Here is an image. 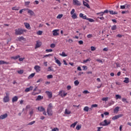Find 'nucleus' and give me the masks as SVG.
Segmentation results:
<instances>
[{"instance_id": "nucleus-1", "label": "nucleus", "mask_w": 131, "mask_h": 131, "mask_svg": "<svg viewBox=\"0 0 131 131\" xmlns=\"http://www.w3.org/2000/svg\"><path fill=\"white\" fill-rule=\"evenodd\" d=\"M24 32H27V30L23 29H15V34L16 35H21Z\"/></svg>"}, {"instance_id": "nucleus-2", "label": "nucleus", "mask_w": 131, "mask_h": 131, "mask_svg": "<svg viewBox=\"0 0 131 131\" xmlns=\"http://www.w3.org/2000/svg\"><path fill=\"white\" fill-rule=\"evenodd\" d=\"M70 14L72 15V18L73 19H77V15L75 13V9H72Z\"/></svg>"}, {"instance_id": "nucleus-3", "label": "nucleus", "mask_w": 131, "mask_h": 131, "mask_svg": "<svg viewBox=\"0 0 131 131\" xmlns=\"http://www.w3.org/2000/svg\"><path fill=\"white\" fill-rule=\"evenodd\" d=\"M111 123V122H107V120L105 119L104 120V121L101 122L100 124L99 125H102V126H107V125H109Z\"/></svg>"}, {"instance_id": "nucleus-4", "label": "nucleus", "mask_w": 131, "mask_h": 131, "mask_svg": "<svg viewBox=\"0 0 131 131\" xmlns=\"http://www.w3.org/2000/svg\"><path fill=\"white\" fill-rule=\"evenodd\" d=\"M38 91V92H36ZM40 90H38L37 89V86H36L34 89L33 90V92L32 93V95L33 96H35L36 95H38V94H40Z\"/></svg>"}, {"instance_id": "nucleus-5", "label": "nucleus", "mask_w": 131, "mask_h": 131, "mask_svg": "<svg viewBox=\"0 0 131 131\" xmlns=\"http://www.w3.org/2000/svg\"><path fill=\"white\" fill-rule=\"evenodd\" d=\"M6 96L3 98V101L4 103H8L10 101V97H9V94L8 93L6 94Z\"/></svg>"}, {"instance_id": "nucleus-6", "label": "nucleus", "mask_w": 131, "mask_h": 131, "mask_svg": "<svg viewBox=\"0 0 131 131\" xmlns=\"http://www.w3.org/2000/svg\"><path fill=\"white\" fill-rule=\"evenodd\" d=\"M73 3L74 6H81V3H80L78 0H73Z\"/></svg>"}, {"instance_id": "nucleus-7", "label": "nucleus", "mask_w": 131, "mask_h": 131, "mask_svg": "<svg viewBox=\"0 0 131 131\" xmlns=\"http://www.w3.org/2000/svg\"><path fill=\"white\" fill-rule=\"evenodd\" d=\"M122 116H123L122 114L116 115L112 118V120H116V119H118V118H120V117H122Z\"/></svg>"}, {"instance_id": "nucleus-8", "label": "nucleus", "mask_w": 131, "mask_h": 131, "mask_svg": "<svg viewBox=\"0 0 131 131\" xmlns=\"http://www.w3.org/2000/svg\"><path fill=\"white\" fill-rule=\"evenodd\" d=\"M7 117H8V114L5 113L0 116V119H2V120L6 119V118H7Z\"/></svg>"}, {"instance_id": "nucleus-9", "label": "nucleus", "mask_w": 131, "mask_h": 131, "mask_svg": "<svg viewBox=\"0 0 131 131\" xmlns=\"http://www.w3.org/2000/svg\"><path fill=\"white\" fill-rule=\"evenodd\" d=\"M54 60H55V63H56V64H57L59 66H61V65H62L61 61L57 59L56 57H54Z\"/></svg>"}, {"instance_id": "nucleus-10", "label": "nucleus", "mask_w": 131, "mask_h": 131, "mask_svg": "<svg viewBox=\"0 0 131 131\" xmlns=\"http://www.w3.org/2000/svg\"><path fill=\"white\" fill-rule=\"evenodd\" d=\"M33 90V86H30L29 88H28L25 90V92L26 93H28V92H30V91H32Z\"/></svg>"}, {"instance_id": "nucleus-11", "label": "nucleus", "mask_w": 131, "mask_h": 131, "mask_svg": "<svg viewBox=\"0 0 131 131\" xmlns=\"http://www.w3.org/2000/svg\"><path fill=\"white\" fill-rule=\"evenodd\" d=\"M58 31H59V30H54L52 31L54 36H57V35H59V33H58Z\"/></svg>"}, {"instance_id": "nucleus-12", "label": "nucleus", "mask_w": 131, "mask_h": 131, "mask_svg": "<svg viewBox=\"0 0 131 131\" xmlns=\"http://www.w3.org/2000/svg\"><path fill=\"white\" fill-rule=\"evenodd\" d=\"M46 94H47L49 99H51L52 97H53L52 94L51 92L46 91Z\"/></svg>"}, {"instance_id": "nucleus-13", "label": "nucleus", "mask_w": 131, "mask_h": 131, "mask_svg": "<svg viewBox=\"0 0 131 131\" xmlns=\"http://www.w3.org/2000/svg\"><path fill=\"white\" fill-rule=\"evenodd\" d=\"M34 69L36 70V72L38 73L40 71V67L39 66H35Z\"/></svg>"}, {"instance_id": "nucleus-14", "label": "nucleus", "mask_w": 131, "mask_h": 131, "mask_svg": "<svg viewBox=\"0 0 131 131\" xmlns=\"http://www.w3.org/2000/svg\"><path fill=\"white\" fill-rule=\"evenodd\" d=\"M24 25L27 29H31L30 27V25L28 23H24Z\"/></svg>"}, {"instance_id": "nucleus-15", "label": "nucleus", "mask_w": 131, "mask_h": 131, "mask_svg": "<svg viewBox=\"0 0 131 131\" xmlns=\"http://www.w3.org/2000/svg\"><path fill=\"white\" fill-rule=\"evenodd\" d=\"M79 17L80 18H82V19H84L85 20H86V15H84V14H83V13H80L79 14Z\"/></svg>"}, {"instance_id": "nucleus-16", "label": "nucleus", "mask_w": 131, "mask_h": 131, "mask_svg": "<svg viewBox=\"0 0 131 131\" xmlns=\"http://www.w3.org/2000/svg\"><path fill=\"white\" fill-rule=\"evenodd\" d=\"M47 112L48 115L49 116H52L53 115V111L52 110H47Z\"/></svg>"}, {"instance_id": "nucleus-17", "label": "nucleus", "mask_w": 131, "mask_h": 131, "mask_svg": "<svg viewBox=\"0 0 131 131\" xmlns=\"http://www.w3.org/2000/svg\"><path fill=\"white\" fill-rule=\"evenodd\" d=\"M53 108H54V106H53V104L50 103L48 105V107L47 108V110H53Z\"/></svg>"}, {"instance_id": "nucleus-18", "label": "nucleus", "mask_w": 131, "mask_h": 131, "mask_svg": "<svg viewBox=\"0 0 131 131\" xmlns=\"http://www.w3.org/2000/svg\"><path fill=\"white\" fill-rule=\"evenodd\" d=\"M41 46V42L39 41H37V43L36 44L35 49H37V48H39Z\"/></svg>"}, {"instance_id": "nucleus-19", "label": "nucleus", "mask_w": 131, "mask_h": 131, "mask_svg": "<svg viewBox=\"0 0 131 131\" xmlns=\"http://www.w3.org/2000/svg\"><path fill=\"white\" fill-rule=\"evenodd\" d=\"M18 101V97L17 96H14L12 98V103H15V102H17Z\"/></svg>"}, {"instance_id": "nucleus-20", "label": "nucleus", "mask_w": 131, "mask_h": 131, "mask_svg": "<svg viewBox=\"0 0 131 131\" xmlns=\"http://www.w3.org/2000/svg\"><path fill=\"white\" fill-rule=\"evenodd\" d=\"M59 95H60L61 96V97H62V98H63V97H66L67 96V93H63V94H62V91H59Z\"/></svg>"}, {"instance_id": "nucleus-21", "label": "nucleus", "mask_w": 131, "mask_h": 131, "mask_svg": "<svg viewBox=\"0 0 131 131\" xmlns=\"http://www.w3.org/2000/svg\"><path fill=\"white\" fill-rule=\"evenodd\" d=\"M83 5L85 7H86V8H88V9H90V8H91L90 7V5H89V4L88 3L84 2V1H83Z\"/></svg>"}, {"instance_id": "nucleus-22", "label": "nucleus", "mask_w": 131, "mask_h": 131, "mask_svg": "<svg viewBox=\"0 0 131 131\" xmlns=\"http://www.w3.org/2000/svg\"><path fill=\"white\" fill-rule=\"evenodd\" d=\"M37 109L38 111H40V112H42L46 110L45 108L43 107V106H39L38 107Z\"/></svg>"}, {"instance_id": "nucleus-23", "label": "nucleus", "mask_w": 131, "mask_h": 131, "mask_svg": "<svg viewBox=\"0 0 131 131\" xmlns=\"http://www.w3.org/2000/svg\"><path fill=\"white\" fill-rule=\"evenodd\" d=\"M110 14H111V15H117V14H118V12L116 11H114L113 10H111L110 11Z\"/></svg>"}, {"instance_id": "nucleus-24", "label": "nucleus", "mask_w": 131, "mask_h": 131, "mask_svg": "<svg viewBox=\"0 0 131 131\" xmlns=\"http://www.w3.org/2000/svg\"><path fill=\"white\" fill-rule=\"evenodd\" d=\"M3 64H10L9 62H6L4 60H0V65H3Z\"/></svg>"}, {"instance_id": "nucleus-25", "label": "nucleus", "mask_w": 131, "mask_h": 131, "mask_svg": "<svg viewBox=\"0 0 131 131\" xmlns=\"http://www.w3.org/2000/svg\"><path fill=\"white\" fill-rule=\"evenodd\" d=\"M20 58V55H17L16 56H12L11 57V59H13V60H17V59H19Z\"/></svg>"}, {"instance_id": "nucleus-26", "label": "nucleus", "mask_w": 131, "mask_h": 131, "mask_svg": "<svg viewBox=\"0 0 131 131\" xmlns=\"http://www.w3.org/2000/svg\"><path fill=\"white\" fill-rule=\"evenodd\" d=\"M64 114H67V115L71 114V111H69V110L66 109Z\"/></svg>"}, {"instance_id": "nucleus-27", "label": "nucleus", "mask_w": 131, "mask_h": 131, "mask_svg": "<svg viewBox=\"0 0 131 131\" xmlns=\"http://www.w3.org/2000/svg\"><path fill=\"white\" fill-rule=\"evenodd\" d=\"M59 56H61V57H67V54L65 52H62V53H59Z\"/></svg>"}, {"instance_id": "nucleus-28", "label": "nucleus", "mask_w": 131, "mask_h": 131, "mask_svg": "<svg viewBox=\"0 0 131 131\" xmlns=\"http://www.w3.org/2000/svg\"><path fill=\"white\" fill-rule=\"evenodd\" d=\"M43 99V97H42L40 95H38L36 99V101H39V100H41Z\"/></svg>"}, {"instance_id": "nucleus-29", "label": "nucleus", "mask_w": 131, "mask_h": 131, "mask_svg": "<svg viewBox=\"0 0 131 131\" xmlns=\"http://www.w3.org/2000/svg\"><path fill=\"white\" fill-rule=\"evenodd\" d=\"M119 109H120V107L119 106H117L115 108V109L114 110V112L115 113L116 112H118V111H119Z\"/></svg>"}, {"instance_id": "nucleus-30", "label": "nucleus", "mask_w": 131, "mask_h": 131, "mask_svg": "<svg viewBox=\"0 0 131 131\" xmlns=\"http://www.w3.org/2000/svg\"><path fill=\"white\" fill-rule=\"evenodd\" d=\"M34 75H35V73H32L29 76L28 79H30L31 78H32V77H34Z\"/></svg>"}, {"instance_id": "nucleus-31", "label": "nucleus", "mask_w": 131, "mask_h": 131, "mask_svg": "<svg viewBox=\"0 0 131 131\" xmlns=\"http://www.w3.org/2000/svg\"><path fill=\"white\" fill-rule=\"evenodd\" d=\"M28 14H30L31 16H33L34 12L32 11V10H29L28 11Z\"/></svg>"}, {"instance_id": "nucleus-32", "label": "nucleus", "mask_w": 131, "mask_h": 131, "mask_svg": "<svg viewBox=\"0 0 131 131\" xmlns=\"http://www.w3.org/2000/svg\"><path fill=\"white\" fill-rule=\"evenodd\" d=\"M80 128H81V125H77L76 127V129H77V130H79V129H80Z\"/></svg>"}, {"instance_id": "nucleus-33", "label": "nucleus", "mask_w": 131, "mask_h": 131, "mask_svg": "<svg viewBox=\"0 0 131 131\" xmlns=\"http://www.w3.org/2000/svg\"><path fill=\"white\" fill-rule=\"evenodd\" d=\"M86 20H88V21H89V22H95V20H94V19L93 18H90L87 17V18H86Z\"/></svg>"}, {"instance_id": "nucleus-34", "label": "nucleus", "mask_w": 131, "mask_h": 131, "mask_svg": "<svg viewBox=\"0 0 131 131\" xmlns=\"http://www.w3.org/2000/svg\"><path fill=\"white\" fill-rule=\"evenodd\" d=\"M124 82H125V83H128V82H129V79H128V78H125Z\"/></svg>"}, {"instance_id": "nucleus-35", "label": "nucleus", "mask_w": 131, "mask_h": 131, "mask_svg": "<svg viewBox=\"0 0 131 131\" xmlns=\"http://www.w3.org/2000/svg\"><path fill=\"white\" fill-rule=\"evenodd\" d=\"M118 99H121V96L118 94L116 95V100H118Z\"/></svg>"}, {"instance_id": "nucleus-36", "label": "nucleus", "mask_w": 131, "mask_h": 131, "mask_svg": "<svg viewBox=\"0 0 131 131\" xmlns=\"http://www.w3.org/2000/svg\"><path fill=\"white\" fill-rule=\"evenodd\" d=\"M74 84L76 86H77L78 84H79V81L78 80H76L74 81Z\"/></svg>"}, {"instance_id": "nucleus-37", "label": "nucleus", "mask_w": 131, "mask_h": 131, "mask_svg": "<svg viewBox=\"0 0 131 131\" xmlns=\"http://www.w3.org/2000/svg\"><path fill=\"white\" fill-rule=\"evenodd\" d=\"M17 72L18 74H23L24 71L23 70H20L19 71H17Z\"/></svg>"}, {"instance_id": "nucleus-38", "label": "nucleus", "mask_w": 131, "mask_h": 131, "mask_svg": "<svg viewBox=\"0 0 131 131\" xmlns=\"http://www.w3.org/2000/svg\"><path fill=\"white\" fill-rule=\"evenodd\" d=\"M109 100V98L108 97H103L102 98V101H104L105 102L108 101Z\"/></svg>"}, {"instance_id": "nucleus-39", "label": "nucleus", "mask_w": 131, "mask_h": 131, "mask_svg": "<svg viewBox=\"0 0 131 131\" xmlns=\"http://www.w3.org/2000/svg\"><path fill=\"white\" fill-rule=\"evenodd\" d=\"M122 102L126 103V104H128V102L127 101V99L126 98H122Z\"/></svg>"}, {"instance_id": "nucleus-40", "label": "nucleus", "mask_w": 131, "mask_h": 131, "mask_svg": "<svg viewBox=\"0 0 131 131\" xmlns=\"http://www.w3.org/2000/svg\"><path fill=\"white\" fill-rule=\"evenodd\" d=\"M63 17V14H58L57 16V19H61Z\"/></svg>"}, {"instance_id": "nucleus-41", "label": "nucleus", "mask_w": 131, "mask_h": 131, "mask_svg": "<svg viewBox=\"0 0 131 131\" xmlns=\"http://www.w3.org/2000/svg\"><path fill=\"white\" fill-rule=\"evenodd\" d=\"M96 15H100V17H103L104 13L103 12L96 13Z\"/></svg>"}, {"instance_id": "nucleus-42", "label": "nucleus", "mask_w": 131, "mask_h": 131, "mask_svg": "<svg viewBox=\"0 0 131 131\" xmlns=\"http://www.w3.org/2000/svg\"><path fill=\"white\" fill-rule=\"evenodd\" d=\"M117 26L116 25H114V26H113L112 27H111V29L112 30H116V29H117Z\"/></svg>"}, {"instance_id": "nucleus-43", "label": "nucleus", "mask_w": 131, "mask_h": 131, "mask_svg": "<svg viewBox=\"0 0 131 131\" xmlns=\"http://www.w3.org/2000/svg\"><path fill=\"white\" fill-rule=\"evenodd\" d=\"M89 106H85L83 108V110L84 111H85L86 112H89Z\"/></svg>"}, {"instance_id": "nucleus-44", "label": "nucleus", "mask_w": 131, "mask_h": 131, "mask_svg": "<svg viewBox=\"0 0 131 131\" xmlns=\"http://www.w3.org/2000/svg\"><path fill=\"white\" fill-rule=\"evenodd\" d=\"M122 14H129V11H128V10L122 11Z\"/></svg>"}, {"instance_id": "nucleus-45", "label": "nucleus", "mask_w": 131, "mask_h": 131, "mask_svg": "<svg viewBox=\"0 0 131 131\" xmlns=\"http://www.w3.org/2000/svg\"><path fill=\"white\" fill-rule=\"evenodd\" d=\"M76 124H77V122H74L73 124L71 125V127H75V125H76Z\"/></svg>"}, {"instance_id": "nucleus-46", "label": "nucleus", "mask_w": 131, "mask_h": 131, "mask_svg": "<svg viewBox=\"0 0 131 131\" xmlns=\"http://www.w3.org/2000/svg\"><path fill=\"white\" fill-rule=\"evenodd\" d=\"M48 79H51V78H53V75H48L47 76Z\"/></svg>"}, {"instance_id": "nucleus-47", "label": "nucleus", "mask_w": 131, "mask_h": 131, "mask_svg": "<svg viewBox=\"0 0 131 131\" xmlns=\"http://www.w3.org/2000/svg\"><path fill=\"white\" fill-rule=\"evenodd\" d=\"M37 34L38 35H41V34H42V31H38L37 32Z\"/></svg>"}, {"instance_id": "nucleus-48", "label": "nucleus", "mask_w": 131, "mask_h": 131, "mask_svg": "<svg viewBox=\"0 0 131 131\" xmlns=\"http://www.w3.org/2000/svg\"><path fill=\"white\" fill-rule=\"evenodd\" d=\"M56 47V45H55V43H52L50 45V48H51L52 49H54V48H55Z\"/></svg>"}, {"instance_id": "nucleus-49", "label": "nucleus", "mask_w": 131, "mask_h": 131, "mask_svg": "<svg viewBox=\"0 0 131 131\" xmlns=\"http://www.w3.org/2000/svg\"><path fill=\"white\" fill-rule=\"evenodd\" d=\"M30 5V2L28 1V2H25V6H29Z\"/></svg>"}, {"instance_id": "nucleus-50", "label": "nucleus", "mask_w": 131, "mask_h": 131, "mask_svg": "<svg viewBox=\"0 0 131 131\" xmlns=\"http://www.w3.org/2000/svg\"><path fill=\"white\" fill-rule=\"evenodd\" d=\"M35 123V121H33L32 122H30L28 125H32V124H34Z\"/></svg>"}, {"instance_id": "nucleus-51", "label": "nucleus", "mask_w": 131, "mask_h": 131, "mask_svg": "<svg viewBox=\"0 0 131 131\" xmlns=\"http://www.w3.org/2000/svg\"><path fill=\"white\" fill-rule=\"evenodd\" d=\"M125 6L127 9H128V10H129V9H130V5L125 4Z\"/></svg>"}, {"instance_id": "nucleus-52", "label": "nucleus", "mask_w": 131, "mask_h": 131, "mask_svg": "<svg viewBox=\"0 0 131 131\" xmlns=\"http://www.w3.org/2000/svg\"><path fill=\"white\" fill-rule=\"evenodd\" d=\"M46 52H47V53H51L53 52V49H46Z\"/></svg>"}, {"instance_id": "nucleus-53", "label": "nucleus", "mask_w": 131, "mask_h": 131, "mask_svg": "<svg viewBox=\"0 0 131 131\" xmlns=\"http://www.w3.org/2000/svg\"><path fill=\"white\" fill-rule=\"evenodd\" d=\"M12 10H13V11H18L19 9L16 7H14L12 8Z\"/></svg>"}, {"instance_id": "nucleus-54", "label": "nucleus", "mask_w": 131, "mask_h": 131, "mask_svg": "<svg viewBox=\"0 0 131 131\" xmlns=\"http://www.w3.org/2000/svg\"><path fill=\"white\" fill-rule=\"evenodd\" d=\"M98 107V104H92V105H91V107H92V108H96V107Z\"/></svg>"}, {"instance_id": "nucleus-55", "label": "nucleus", "mask_w": 131, "mask_h": 131, "mask_svg": "<svg viewBox=\"0 0 131 131\" xmlns=\"http://www.w3.org/2000/svg\"><path fill=\"white\" fill-rule=\"evenodd\" d=\"M88 38H92L93 37V34H89L87 35Z\"/></svg>"}, {"instance_id": "nucleus-56", "label": "nucleus", "mask_w": 131, "mask_h": 131, "mask_svg": "<svg viewBox=\"0 0 131 131\" xmlns=\"http://www.w3.org/2000/svg\"><path fill=\"white\" fill-rule=\"evenodd\" d=\"M90 61H91V58H89L85 60H83V63H86V62H90Z\"/></svg>"}, {"instance_id": "nucleus-57", "label": "nucleus", "mask_w": 131, "mask_h": 131, "mask_svg": "<svg viewBox=\"0 0 131 131\" xmlns=\"http://www.w3.org/2000/svg\"><path fill=\"white\" fill-rule=\"evenodd\" d=\"M54 71V70L53 69H52V67H49L48 68V71L51 72V71Z\"/></svg>"}, {"instance_id": "nucleus-58", "label": "nucleus", "mask_w": 131, "mask_h": 131, "mask_svg": "<svg viewBox=\"0 0 131 131\" xmlns=\"http://www.w3.org/2000/svg\"><path fill=\"white\" fill-rule=\"evenodd\" d=\"M53 56V55H52V54H47V55H45V56H43V58H45V57H51V56Z\"/></svg>"}, {"instance_id": "nucleus-59", "label": "nucleus", "mask_w": 131, "mask_h": 131, "mask_svg": "<svg viewBox=\"0 0 131 131\" xmlns=\"http://www.w3.org/2000/svg\"><path fill=\"white\" fill-rule=\"evenodd\" d=\"M52 131H59V128L57 127L54 128L52 129Z\"/></svg>"}, {"instance_id": "nucleus-60", "label": "nucleus", "mask_w": 131, "mask_h": 131, "mask_svg": "<svg viewBox=\"0 0 131 131\" xmlns=\"http://www.w3.org/2000/svg\"><path fill=\"white\" fill-rule=\"evenodd\" d=\"M91 51H96V48L95 47L92 46L91 47Z\"/></svg>"}, {"instance_id": "nucleus-61", "label": "nucleus", "mask_w": 131, "mask_h": 131, "mask_svg": "<svg viewBox=\"0 0 131 131\" xmlns=\"http://www.w3.org/2000/svg\"><path fill=\"white\" fill-rule=\"evenodd\" d=\"M83 94H90V92H89L88 90H84L83 92Z\"/></svg>"}, {"instance_id": "nucleus-62", "label": "nucleus", "mask_w": 131, "mask_h": 131, "mask_svg": "<svg viewBox=\"0 0 131 131\" xmlns=\"http://www.w3.org/2000/svg\"><path fill=\"white\" fill-rule=\"evenodd\" d=\"M120 9H121L122 10H123V9H125V5H121L120 6Z\"/></svg>"}, {"instance_id": "nucleus-63", "label": "nucleus", "mask_w": 131, "mask_h": 131, "mask_svg": "<svg viewBox=\"0 0 131 131\" xmlns=\"http://www.w3.org/2000/svg\"><path fill=\"white\" fill-rule=\"evenodd\" d=\"M23 11H26V9H23L19 11V14H22L23 13Z\"/></svg>"}, {"instance_id": "nucleus-64", "label": "nucleus", "mask_w": 131, "mask_h": 131, "mask_svg": "<svg viewBox=\"0 0 131 131\" xmlns=\"http://www.w3.org/2000/svg\"><path fill=\"white\" fill-rule=\"evenodd\" d=\"M101 128H103V127H97V131H101Z\"/></svg>"}]
</instances>
